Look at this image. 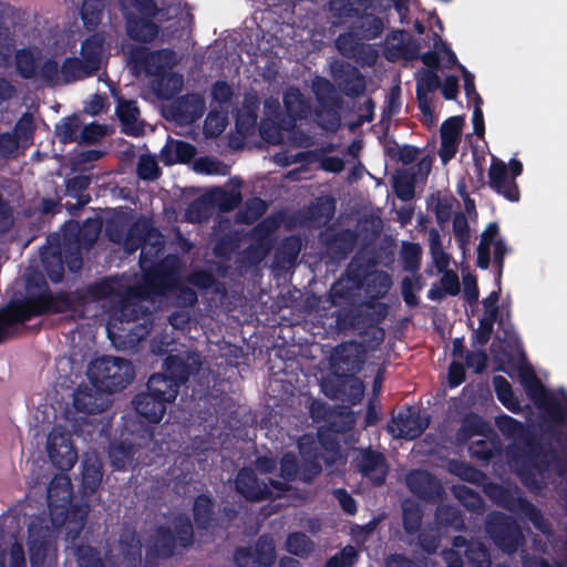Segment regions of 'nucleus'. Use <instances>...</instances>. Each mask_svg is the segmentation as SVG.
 <instances>
[{
  "label": "nucleus",
  "instance_id": "f257e3e1",
  "mask_svg": "<svg viewBox=\"0 0 567 567\" xmlns=\"http://www.w3.org/2000/svg\"><path fill=\"white\" fill-rule=\"evenodd\" d=\"M520 382L534 404L540 411L549 424L544 433L560 446L561 455L551 443L545 444L537 433L523 422L502 414L495 419L499 432L517 444L508 453L518 466V476L524 486L530 491H542L546 486V474L554 467L557 476L565 480V484L558 489L559 504L553 518L559 532H567V393L563 390L565 403L549 392L530 367L519 370Z\"/></svg>",
  "mask_w": 567,
  "mask_h": 567
},
{
  "label": "nucleus",
  "instance_id": "f03ea898",
  "mask_svg": "<svg viewBox=\"0 0 567 567\" xmlns=\"http://www.w3.org/2000/svg\"><path fill=\"white\" fill-rule=\"evenodd\" d=\"M202 367L199 357L184 354H168L161 372L153 373L147 382L146 390L137 393L132 404L135 412L151 424L159 423L173 403L183 385L196 374Z\"/></svg>",
  "mask_w": 567,
  "mask_h": 567
},
{
  "label": "nucleus",
  "instance_id": "7ed1b4c3",
  "mask_svg": "<svg viewBox=\"0 0 567 567\" xmlns=\"http://www.w3.org/2000/svg\"><path fill=\"white\" fill-rule=\"evenodd\" d=\"M168 280L167 267L158 265L144 276L143 284L125 287L113 306L112 319L120 323H133L127 330L136 340L144 339L153 327V312L144 305V300L151 293H163Z\"/></svg>",
  "mask_w": 567,
  "mask_h": 567
},
{
  "label": "nucleus",
  "instance_id": "20e7f679",
  "mask_svg": "<svg viewBox=\"0 0 567 567\" xmlns=\"http://www.w3.org/2000/svg\"><path fill=\"white\" fill-rule=\"evenodd\" d=\"M87 512L81 506L59 503L45 513H28L25 506H14L0 516V532H83Z\"/></svg>",
  "mask_w": 567,
  "mask_h": 567
},
{
  "label": "nucleus",
  "instance_id": "39448f33",
  "mask_svg": "<svg viewBox=\"0 0 567 567\" xmlns=\"http://www.w3.org/2000/svg\"><path fill=\"white\" fill-rule=\"evenodd\" d=\"M25 290L24 298L9 302L25 321L47 313H65L70 309L69 291L52 292L42 274L28 276Z\"/></svg>",
  "mask_w": 567,
  "mask_h": 567
},
{
  "label": "nucleus",
  "instance_id": "423d86ee",
  "mask_svg": "<svg viewBox=\"0 0 567 567\" xmlns=\"http://www.w3.org/2000/svg\"><path fill=\"white\" fill-rule=\"evenodd\" d=\"M87 377L93 386L112 394L133 382L135 369L126 359L102 357L90 363Z\"/></svg>",
  "mask_w": 567,
  "mask_h": 567
},
{
  "label": "nucleus",
  "instance_id": "0eeeda50",
  "mask_svg": "<svg viewBox=\"0 0 567 567\" xmlns=\"http://www.w3.org/2000/svg\"><path fill=\"white\" fill-rule=\"evenodd\" d=\"M486 494L502 508L519 519L530 522L537 532H554L542 511L522 496L517 486L511 488L493 483L487 486Z\"/></svg>",
  "mask_w": 567,
  "mask_h": 567
},
{
  "label": "nucleus",
  "instance_id": "6e6552de",
  "mask_svg": "<svg viewBox=\"0 0 567 567\" xmlns=\"http://www.w3.org/2000/svg\"><path fill=\"white\" fill-rule=\"evenodd\" d=\"M124 288L125 287L115 279L103 278L86 287L69 291L70 309L68 312H70L73 318L84 319L87 317V306L91 302L109 300L113 307Z\"/></svg>",
  "mask_w": 567,
  "mask_h": 567
},
{
  "label": "nucleus",
  "instance_id": "1a4fd4ad",
  "mask_svg": "<svg viewBox=\"0 0 567 567\" xmlns=\"http://www.w3.org/2000/svg\"><path fill=\"white\" fill-rule=\"evenodd\" d=\"M235 489L245 499L259 502L279 498L289 492L291 486L271 478H269L268 483L259 481L252 468L243 467L236 475Z\"/></svg>",
  "mask_w": 567,
  "mask_h": 567
},
{
  "label": "nucleus",
  "instance_id": "9d476101",
  "mask_svg": "<svg viewBox=\"0 0 567 567\" xmlns=\"http://www.w3.org/2000/svg\"><path fill=\"white\" fill-rule=\"evenodd\" d=\"M94 75L78 56H68L59 65L54 58L45 59L40 68V78L48 87L71 84Z\"/></svg>",
  "mask_w": 567,
  "mask_h": 567
},
{
  "label": "nucleus",
  "instance_id": "9b49d317",
  "mask_svg": "<svg viewBox=\"0 0 567 567\" xmlns=\"http://www.w3.org/2000/svg\"><path fill=\"white\" fill-rule=\"evenodd\" d=\"M184 543L185 546L195 540L196 534H150L145 539V557L143 567H157L162 559L172 557L175 553L177 538Z\"/></svg>",
  "mask_w": 567,
  "mask_h": 567
},
{
  "label": "nucleus",
  "instance_id": "f8f14e48",
  "mask_svg": "<svg viewBox=\"0 0 567 567\" xmlns=\"http://www.w3.org/2000/svg\"><path fill=\"white\" fill-rule=\"evenodd\" d=\"M363 350L355 341L338 344L331 353L330 365L336 378H348L359 373L363 367Z\"/></svg>",
  "mask_w": 567,
  "mask_h": 567
},
{
  "label": "nucleus",
  "instance_id": "ddd939ff",
  "mask_svg": "<svg viewBox=\"0 0 567 567\" xmlns=\"http://www.w3.org/2000/svg\"><path fill=\"white\" fill-rule=\"evenodd\" d=\"M130 58L147 75L155 78L175 65V52L169 49L150 51L145 47H137L131 51Z\"/></svg>",
  "mask_w": 567,
  "mask_h": 567
},
{
  "label": "nucleus",
  "instance_id": "4468645a",
  "mask_svg": "<svg viewBox=\"0 0 567 567\" xmlns=\"http://www.w3.org/2000/svg\"><path fill=\"white\" fill-rule=\"evenodd\" d=\"M358 233L350 228L334 230L327 228L320 234V241L327 256L334 262L346 260L358 243Z\"/></svg>",
  "mask_w": 567,
  "mask_h": 567
},
{
  "label": "nucleus",
  "instance_id": "2eb2a0df",
  "mask_svg": "<svg viewBox=\"0 0 567 567\" xmlns=\"http://www.w3.org/2000/svg\"><path fill=\"white\" fill-rule=\"evenodd\" d=\"M409 491L426 503H436L444 495L441 482L426 470H412L405 476Z\"/></svg>",
  "mask_w": 567,
  "mask_h": 567
},
{
  "label": "nucleus",
  "instance_id": "dca6fc26",
  "mask_svg": "<svg viewBox=\"0 0 567 567\" xmlns=\"http://www.w3.org/2000/svg\"><path fill=\"white\" fill-rule=\"evenodd\" d=\"M429 424L427 416H422L414 406H406L392 416V425L389 429L391 432H395L396 437L415 440L424 433Z\"/></svg>",
  "mask_w": 567,
  "mask_h": 567
},
{
  "label": "nucleus",
  "instance_id": "f3484780",
  "mask_svg": "<svg viewBox=\"0 0 567 567\" xmlns=\"http://www.w3.org/2000/svg\"><path fill=\"white\" fill-rule=\"evenodd\" d=\"M285 113L281 112V123L286 132H291L298 121L306 120L311 112V104L296 86H289L282 96Z\"/></svg>",
  "mask_w": 567,
  "mask_h": 567
},
{
  "label": "nucleus",
  "instance_id": "a211bd4d",
  "mask_svg": "<svg viewBox=\"0 0 567 567\" xmlns=\"http://www.w3.org/2000/svg\"><path fill=\"white\" fill-rule=\"evenodd\" d=\"M362 40L358 32L348 31L340 33L334 44L342 56L353 59L362 64L372 65L377 61V51Z\"/></svg>",
  "mask_w": 567,
  "mask_h": 567
},
{
  "label": "nucleus",
  "instance_id": "6ab92c4d",
  "mask_svg": "<svg viewBox=\"0 0 567 567\" xmlns=\"http://www.w3.org/2000/svg\"><path fill=\"white\" fill-rule=\"evenodd\" d=\"M359 473L368 478L374 486H382L389 474L385 455L371 447L363 449L354 458Z\"/></svg>",
  "mask_w": 567,
  "mask_h": 567
},
{
  "label": "nucleus",
  "instance_id": "aec40b11",
  "mask_svg": "<svg viewBox=\"0 0 567 567\" xmlns=\"http://www.w3.org/2000/svg\"><path fill=\"white\" fill-rule=\"evenodd\" d=\"M269 534H262L255 547H238L234 558L238 567H271L276 559L274 546L267 542Z\"/></svg>",
  "mask_w": 567,
  "mask_h": 567
},
{
  "label": "nucleus",
  "instance_id": "412c9836",
  "mask_svg": "<svg viewBox=\"0 0 567 567\" xmlns=\"http://www.w3.org/2000/svg\"><path fill=\"white\" fill-rule=\"evenodd\" d=\"M47 450L52 464L61 471H69L76 463L78 453L66 433L50 432Z\"/></svg>",
  "mask_w": 567,
  "mask_h": 567
},
{
  "label": "nucleus",
  "instance_id": "4be33fe9",
  "mask_svg": "<svg viewBox=\"0 0 567 567\" xmlns=\"http://www.w3.org/2000/svg\"><path fill=\"white\" fill-rule=\"evenodd\" d=\"M331 75L339 90L348 97L355 99L365 91V78L355 65L340 62L332 66Z\"/></svg>",
  "mask_w": 567,
  "mask_h": 567
},
{
  "label": "nucleus",
  "instance_id": "5701e85b",
  "mask_svg": "<svg viewBox=\"0 0 567 567\" xmlns=\"http://www.w3.org/2000/svg\"><path fill=\"white\" fill-rule=\"evenodd\" d=\"M142 534H120L117 554L111 555L114 567H143Z\"/></svg>",
  "mask_w": 567,
  "mask_h": 567
},
{
  "label": "nucleus",
  "instance_id": "b1692460",
  "mask_svg": "<svg viewBox=\"0 0 567 567\" xmlns=\"http://www.w3.org/2000/svg\"><path fill=\"white\" fill-rule=\"evenodd\" d=\"M110 394L95 386L79 385L73 393V406L78 412L99 414L111 404Z\"/></svg>",
  "mask_w": 567,
  "mask_h": 567
},
{
  "label": "nucleus",
  "instance_id": "393cba45",
  "mask_svg": "<svg viewBox=\"0 0 567 567\" xmlns=\"http://www.w3.org/2000/svg\"><path fill=\"white\" fill-rule=\"evenodd\" d=\"M127 9H123L126 24L127 35L141 43H150L156 39L159 32L158 25L153 21L158 14V11L154 16H147L140 13V16L132 12H126Z\"/></svg>",
  "mask_w": 567,
  "mask_h": 567
},
{
  "label": "nucleus",
  "instance_id": "a878e982",
  "mask_svg": "<svg viewBox=\"0 0 567 567\" xmlns=\"http://www.w3.org/2000/svg\"><path fill=\"white\" fill-rule=\"evenodd\" d=\"M79 229L76 225L66 227L63 234V241L59 239V250L61 251L63 266H66L71 272H78L83 266Z\"/></svg>",
  "mask_w": 567,
  "mask_h": 567
},
{
  "label": "nucleus",
  "instance_id": "bb28decb",
  "mask_svg": "<svg viewBox=\"0 0 567 567\" xmlns=\"http://www.w3.org/2000/svg\"><path fill=\"white\" fill-rule=\"evenodd\" d=\"M204 106V99L199 94H185L171 105V114L179 123H193L203 115Z\"/></svg>",
  "mask_w": 567,
  "mask_h": 567
},
{
  "label": "nucleus",
  "instance_id": "cd10ccee",
  "mask_svg": "<svg viewBox=\"0 0 567 567\" xmlns=\"http://www.w3.org/2000/svg\"><path fill=\"white\" fill-rule=\"evenodd\" d=\"M193 520L199 530H207L210 527L219 525L220 518L216 512L214 498L206 494H198L192 507Z\"/></svg>",
  "mask_w": 567,
  "mask_h": 567
},
{
  "label": "nucleus",
  "instance_id": "c85d7f7f",
  "mask_svg": "<svg viewBox=\"0 0 567 567\" xmlns=\"http://www.w3.org/2000/svg\"><path fill=\"white\" fill-rule=\"evenodd\" d=\"M489 187L509 202L519 200V188L515 181L509 179L506 165L503 162L492 163L489 171Z\"/></svg>",
  "mask_w": 567,
  "mask_h": 567
},
{
  "label": "nucleus",
  "instance_id": "c756f323",
  "mask_svg": "<svg viewBox=\"0 0 567 567\" xmlns=\"http://www.w3.org/2000/svg\"><path fill=\"white\" fill-rule=\"evenodd\" d=\"M158 230L153 226L151 219L145 217L137 218L127 229L123 247L125 252L128 255L134 254L141 248L147 240L153 239V236H157Z\"/></svg>",
  "mask_w": 567,
  "mask_h": 567
},
{
  "label": "nucleus",
  "instance_id": "7c9ffc66",
  "mask_svg": "<svg viewBox=\"0 0 567 567\" xmlns=\"http://www.w3.org/2000/svg\"><path fill=\"white\" fill-rule=\"evenodd\" d=\"M49 248H44L41 252V262L48 278L54 282H61L64 277V266L59 250V235H50L48 237Z\"/></svg>",
  "mask_w": 567,
  "mask_h": 567
},
{
  "label": "nucleus",
  "instance_id": "2f4dec72",
  "mask_svg": "<svg viewBox=\"0 0 567 567\" xmlns=\"http://www.w3.org/2000/svg\"><path fill=\"white\" fill-rule=\"evenodd\" d=\"M299 453L302 457L300 462L299 477L303 483H311L322 471L321 458L319 457L316 441L299 442Z\"/></svg>",
  "mask_w": 567,
  "mask_h": 567
},
{
  "label": "nucleus",
  "instance_id": "473e14b6",
  "mask_svg": "<svg viewBox=\"0 0 567 567\" xmlns=\"http://www.w3.org/2000/svg\"><path fill=\"white\" fill-rule=\"evenodd\" d=\"M116 115L122 133L138 137L144 134V125L138 121L140 109L134 100H121L116 106Z\"/></svg>",
  "mask_w": 567,
  "mask_h": 567
},
{
  "label": "nucleus",
  "instance_id": "72a5a7b5",
  "mask_svg": "<svg viewBox=\"0 0 567 567\" xmlns=\"http://www.w3.org/2000/svg\"><path fill=\"white\" fill-rule=\"evenodd\" d=\"M336 326L340 331L358 330L373 324L374 317L358 307H340L334 312Z\"/></svg>",
  "mask_w": 567,
  "mask_h": 567
},
{
  "label": "nucleus",
  "instance_id": "f704fd0d",
  "mask_svg": "<svg viewBox=\"0 0 567 567\" xmlns=\"http://www.w3.org/2000/svg\"><path fill=\"white\" fill-rule=\"evenodd\" d=\"M374 0H329V11L337 19L362 18Z\"/></svg>",
  "mask_w": 567,
  "mask_h": 567
},
{
  "label": "nucleus",
  "instance_id": "c9c22d12",
  "mask_svg": "<svg viewBox=\"0 0 567 567\" xmlns=\"http://www.w3.org/2000/svg\"><path fill=\"white\" fill-rule=\"evenodd\" d=\"M103 50L104 38L99 33L89 35L81 44L80 59L94 74L101 69Z\"/></svg>",
  "mask_w": 567,
  "mask_h": 567
},
{
  "label": "nucleus",
  "instance_id": "e433bc0d",
  "mask_svg": "<svg viewBox=\"0 0 567 567\" xmlns=\"http://www.w3.org/2000/svg\"><path fill=\"white\" fill-rule=\"evenodd\" d=\"M14 66L17 74L23 80L40 76L39 55L31 48L18 49L14 52Z\"/></svg>",
  "mask_w": 567,
  "mask_h": 567
},
{
  "label": "nucleus",
  "instance_id": "4c0bfd02",
  "mask_svg": "<svg viewBox=\"0 0 567 567\" xmlns=\"http://www.w3.org/2000/svg\"><path fill=\"white\" fill-rule=\"evenodd\" d=\"M140 249L141 254L138 261L141 269L145 271V276L151 274L158 265H165L169 271V277L172 276L169 267L164 261H157L159 255L164 250V241L162 240L159 233L157 236H153V239L147 240Z\"/></svg>",
  "mask_w": 567,
  "mask_h": 567
},
{
  "label": "nucleus",
  "instance_id": "58836bf2",
  "mask_svg": "<svg viewBox=\"0 0 567 567\" xmlns=\"http://www.w3.org/2000/svg\"><path fill=\"white\" fill-rule=\"evenodd\" d=\"M318 446L319 457L327 466L334 465L342 458L341 445L336 433L331 431L318 432Z\"/></svg>",
  "mask_w": 567,
  "mask_h": 567
},
{
  "label": "nucleus",
  "instance_id": "ea45409f",
  "mask_svg": "<svg viewBox=\"0 0 567 567\" xmlns=\"http://www.w3.org/2000/svg\"><path fill=\"white\" fill-rule=\"evenodd\" d=\"M183 76L171 70L157 75L153 81V91L159 100H171L183 87Z\"/></svg>",
  "mask_w": 567,
  "mask_h": 567
},
{
  "label": "nucleus",
  "instance_id": "a19ab883",
  "mask_svg": "<svg viewBox=\"0 0 567 567\" xmlns=\"http://www.w3.org/2000/svg\"><path fill=\"white\" fill-rule=\"evenodd\" d=\"M72 499V485L66 475H54L47 487V502L49 512L59 503H70Z\"/></svg>",
  "mask_w": 567,
  "mask_h": 567
},
{
  "label": "nucleus",
  "instance_id": "79ce46f5",
  "mask_svg": "<svg viewBox=\"0 0 567 567\" xmlns=\"http://www.w3.org/2000/svg\"><path fill=\"white\" fill-rule=\"evenodd\" d=\"M136 445L128 440L112 443L109 450L111 466L115 471H123L134 462Z\"/></svg>",
  "mask_w": 567,
  "mask_h": 567
},
{
  "label": "nucleus",
  "instance_id": "37998d69",
  "mask_svg": "<svg viewBox=\"0 0 567 567\" xmlns=\"http://www.w3.org/2000/svg\"><path fill=\"white\" fill-rule=\"evenodd\" d=\"M257 101H246L241 109L237 110L235 127L238 134L248 136L255 132L258 118Z\"/></svg>",
  "mask_w": 567,
  "mask_h": 567
},
{
  "label": "nucleus",
  "instance_id": "c03bdc74",
  "mask_svg": "<svg viewBox=\"0 0 567 567\" xmlns=\"http://www.w3.org/2000/svg\"><path fill=\"white\" fill-rule=\"evenodd\" d=\"M501 451L502 443L496 435L473 441L468 446L471 457L485 463L492 461Z\"/></svg>",
  "mask_w": 567,
  "mask_h": 567
},
{
  "label": "nucleus",
  "instance_id": "a18cd8bd",
  "mask_svg": "<svg viewBox=\"0 0 567 567\" xmlns=\"http://www.w3.org/2000/svg\"><path fill=\"white\" fill-rule=\"evenodd\" d=\"M281 216L269 215L257 223L250 230V239L258 243H266L274 247L275 238L274 234L281 224Z\"/></svg>",
  "mask_w": 567,
  "mask_h": 567
},
{
  "label": "nucleus",
  "instance_id": "49530a36",
  "mask_svg": "<svg viewBox=\"0 0 567 567\" xmlns=\"http://www.w3.org/2000/svg\"><path fill=\"white\" fill-rule=\"evenodd\" d=\"M312 92L321 107L327 112L338 104L334 85L324 76H316L312 81Z\"/></svg>",
  "mask_w": 567,
  "mask_h": 567
},
{
  "label": "nucleus",
  "instance_id": "de8ad7c7",
  "mask_svg": "<svg viewBox=\"0 0 567 567\" xmlns=\"http://www.w3.org/2000/svg\"><path fill=\"white\" fill-rule=\"evenodd\" d=\"M493 385L498 401L511 412L519 413L522 405L515 395L512 384L503 375H495L493 378Z\"/></svg>",
  "mask_w": 567,
  "mask_h": 567
},
{
  "label": "nucleus",
  "instance_id": "09e8293b",
  "mask_svg": "<svg viewBox=\"0 0 567 567\" xmlns=\"http://www.w3.org/2000/svg\"><path fill=\"white\" fill-rule=\"evenodd\" d=\"M392 285L391 277L383 270H375L369 274L364 281L365 292L371 299L383 298Z\"/></svg>",
  "mask_w": 567,
  "mask_h": 567
},
{
  "label": "nucleus",
  "instance_id": "8fccbe9b",
  "mask_svg": "<svg viewBox=\"0 0 567 567\" xmlns=\"http://www.w3.org/2000/svg\"><path fill=\"white\" fill-rule=\"evenodd\" d=\"M435 520L444 527H454L455 532H468L464 525L461 512L450 504H440L435 511Z\"/></svg>",
  "mask_w": 567,
  "mask_h": 567
},
{
  "label": "nucleus",
  "instance_id": "3c124183",
  "mask_svg": "<svg viewBox=\"0 0 567 567\" xmlns=\"http://www.w3.org/2000/svg\"><path fill=\"white\" fill-rule=\"evenodd\" d=\"M105 9L104 0H83L80 14L84 27L93 31L102 21Z\"/></svg>",
  "mask_w": 567,
  "mask_h": 567
},
{
  "label": "nucleus",
  "instance_id": "603ef678",
  "mask_svg": "<svg viewBox=\"0 0 567 567\" xmlns=\"http://www.w3.org/2000/svg\"><path fill=\"white\" fill-rule=\"evenodd\" d=\"M80 120L78 115L73 114L61 120L54 127V135L60 143L66 145L73 142H79Z\"/></svg>",
  "mask_w": 567,
  "mask_h": 567
},
{
  "label": "nucleus",
  "instance_id": "864d4df0",
  "mask_svg": "<svg viewBox=\"0 0 567 567\" xmlns=\"http://www.w3.org/2000/svg\"><path fill=\"white\" fill-rule=\"evenodd\" d=\"M491 432L488 423L477 413L466 414L461 423L460 436L470 440L475 435H485Z\"/></svg>",
  "mask_w": 567,
  "mask_h": 567
},
{
  "label": "nucleus",
  "instance_id": "5fc2aeb1",
  "mask_svg": "<svg viewBox=\"0 0 567 567\" xmlns=\"http://www.w3.org/2000/svg\"><path fill=\"white\" fill-rule=\"evenodd\" d=\"M92 182L91 176L89 175H75L65 183L66 194L73 198H75L81 206L86 205L90 202V196L84 195V192L90 187Z\"/></svg>",
  "mask_w": 567,
  "mask_h": 567
},
{
  "label": "nucleus",
  "instance_id": "6e6d98bb",
  "mask_svg": "<svg viewBox=\"0 0 567 567\" xmlns=\"http://www.w3.org/2000/svg\"><path fill=\"white\" fill-rule=\"evenodd\" d=\"M341 386V402L347 403L349 405H355L359 402H361L364 395V384L359 378H357L355 375L342 378Z\"/></svg>",
  "mask_w": 567,
  "mask_h": 567
},
{
  "label": "nucleus",
  "instance_id": "4d7b16f0",
  "mask_svg": "<svg viewBox=\"0 0 567 567\" xmlns=\"http://www.w3.org/2000/svg\"><path fill=\"white\" fill-rule=\"evenodd\" d=\"M268 204L260 197L247 199L244 208L238 213V220L246 225H252L267 212Z\"/></svg>",
  "mask_w": 567,
  "mask_h": 567
},
{
  "label": "nucleus",
  "instance_id": "13d9d810",
  "mask_svg": "<svg viewBox=\"0 0 567 567\" xmlns=\"http://www.w3.org/2000/svg\"><path fill=\"white\" fill-rule=\"evenodd\" d=\"M416 80V95H429V93L436 91L441 87V79L437 71L421 69L415 75Z\"/></svg>",
  "mask_w": 567,
  "mask_h": 567
},
{
  "label": "nucleus",
  "instance_id": "bf43d9fd",
  "mask_svg": "<svg viewBox=\"0 0 567 567\" xmlns=\"http://www.w3.org/2000/svg\"><path fill=\"white\" fill-rule=\"evenodd\" d=\"M260 136L268 143H280L284 137L281 112H277V118H264L259 126Z\"/></svg>",
  "mask_w": 567,
  "mask_h": 567
},
{
  "label": "nucleus",
  "instance_id": "052dcab7",
  "mask_svg": "<svg viewBox=\"0 0 567 567\" xmlns=\"http://www.w3.org/2000/svg\"><path fill=\"white\" fill-rule=\"evenodd\" d=\"M344 280L346 278L341 276V278L331 286L328 292V300L333 307H341L351 302L353 299V290L355 288L353 285L349 286L346 284Z\"/></svg>",
  "mask_w": 567,
  "mask_h": 567
},
{
  "label": "nucleus",
  "instance_id": "680f3d73",
  "mask_svg": "<svg viewBox=\"0 0 567 567\" xmlns=\"http://www.w3.org/2000/svg\"><path fill=\"white\" fill-rule=\"evenodd\" d=\"M385 154L396 162L410 165L416 161L420 155V148L408 144L400 146L396 142H393L385 146Z\"/></svg>",
  "mask_w": 567,
  "mask_h": 567
},
{
  "label": "nucleus",
  "instance_id": "e2e57ef3",
  "mask_svg": "<svg viewBox=\"0 0 567 567\" xmlns=\"http://www.w3.org/2000/svg\"><path fill=\"white\" fill-rule=\"evenodd\" d=\"M358 33L364 40H373L383 33V20L374 14H369L355 25Z\"/></svg>",
  "mask_w": 567,
  "mask_h": 567
},
{
  "label": "nucleus",
  "instance_id": "0e129e2a",
  "mask_svg": "<svg viewBox=\"0 0 567 567\" xmlns=\"http://www.w3.org/2000/svg\"><path fill=\"white\" fill-rule=\"evenodd\" d=\"M368 276L367 265L360 261L357 257L351 259L342 275V277L346 278L348 282H351L355 289L364 287V281Z\"/></svg>",
  "mask_w": 567,
  "mask_h": 567
},
{
  "label": "nucleus",
  "instance_id": "69168bd1",
  "mask_svg": "<svg viewBox=\"0 0 567 567\" xmlns=\"http://www.w3.org/2000/svg\"><path fill=\"white\" fill-rule=\"evenodd\" d=\"M279 464V475L282 478L281 483H287L289 485L290 482L298 480L300 462L295 453L286 452L282 454Z\"/></svg>",
  "mask_w": 567,
  "mask_h": 567
},
{
  "label": "nucleus",
  "instance_id": "338daca9",
  "mask_svg": "<svg viewBox=\"0 0 567 567\" xmlns=\"http://www.w3.org/2000/svg\"><path fill=\"white\" fill-rule=\"evenodd\" d=\"M301 250V239L297 235H290L282 239L277 249L276 257L282 261L293 262Z\"/></svg>",
  "mask_w": 567,
  "mask_h": 567
},
{
  "label": "nucleus",
  "instance_id": "774afa93",
  "mask_svg": "<svg viewBox=\"0 0 567 567\" xmlns=\"http://www.w3.org/2000/svg\"><path fill=\"white\" fill-rule=\"evenodd\" d=\"M358 559L359 551L357 548L352 545H347L328 558L323 567H354Z\"/></svg>",
  "mask_w": 567,
  "mask_h": 567
}]
</instances>
